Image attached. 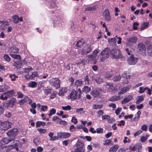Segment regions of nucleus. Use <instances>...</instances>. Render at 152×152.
Here are the masks:
<instances>
[{"instance_id": "7ed1b4c3", "label": "nucleus", "mask_w": 152, "mask_h": 152, "mask_svg": "<svg viewBox=\"0 0 152 152\" xmlns=\"http://www.w3.org/2000/svg\"><path fill=\"white\" fill-rule=\"evenodd\" d=\"M50 84L53 87L58 89L60 87V80L58 77H53L49 80Z\"/></svg>"}, {"instance_id": "2eb2a0df", "label": "nucleus", "mask_w": 152, "mask_h": 152, "mask_svg": "<svg viewBox=\"0 0 152 152\" xmlns=\"http://www.w3.org/2000/svg\"><path fill=\"white\" fill-rule=\"evenodd\" d=\"M56 0H50L48 3V6L49 8H52L56 7Z\"/></svg>"}, {"instance_id": "c85d7f7f", "label": "nucleus", "mask_w": 152, "mask_h": 152, "mask_svg": "<svg viewBox=\"0 0 152 152\" xmlns=\"http://www.w3.org/2000/svg\"><path fill=\"white\" fill-rule=\"evenodd\" d=\"M59 132L57 133V136H54L51 138L50 139V140L51 141H55L61 139V137H60V134H59Z\"/></svg>"}, {"instance_id": "5fc2aeb1", "label": "nucleus", "mask_w": 152, "mask_h": 152, "mask_svg": "<svg viewBox=\"0 0 152 152\" xmlns=\"http://www.w3.org/2000/svg\"><path fill=\"white\" fill-rule=\"evenodd\" d=\"M139 25L138 23L137 22H134L133 24V28L134 30H137V26Z\"/></svg>"}, {"instance_id": "9d476101", "label": "nucleus", "mask_w": 152, "mask_h": 152, "mask_svg": "<svg viewBox=\"0 0 152 152\" xmlns=\"http://www.w3.org/2000/svg\"><path fill=\"white\" fill-rule=\"evenodd\" d=\"M102 90L99 88L93 90L91 92V94L94 97L96 98L99 97L102 93Z\"/></svg>"}, {"instance_id": "bf43d9fd", "label": "nucleus", "mask_w": 152, "mask_h": 152, "mask_svg": "<svg viewBox=\"0 0 152 152\" xmlns=\"http://www.w3.org/2000/svg\"><path fill=\"white\" fill-rule=\"evenodd\" d=\"M74 79L72 77H71L69 79V81L71 82L70 85L72 86L74 85Z\"/></svg>"}, {"instance_id": "bb28decb", "label": "nucleus", "mask_w": 152, "mask_h": 152, "mask_svg": "<svg viewBox=\"0 0 152 152\" xmlns=\"http://www.w3.org/2000/svg\"><path fill=\"white\" fill-rule=\"evenodd\" d=\"M11 53H16L18 52L19 49L17 48L16 46H13L11 47Z\"/></svg>"}, {"instance_id": "09e8293b", "label": "nucleus", "mask_w": 152, "mask_h": 152, "mask_svg": "<svg viewBox=\"0 0 152 152\" xmlns=\"http://www.w3.org/2000/svg\"><path fill=\"white\" fill-rule=\"evenodd\" d=\"M37 130L40 133H45L46 132V130L45 129L38 128Z\"/></svg>"}, {"instance_id": "dca6fc26", "label": "nucleus", "mask_w": 152, "mask_h": 152, "mask_svg": "<svg viewBox=\"0 0 152 152\" xmlns=\"http://www.w3.org/2000/svg\"><path fill=\"white\" fill-rule=\"evenodd\" d=\"M8 25L9 24L8 22H4L3 21H0V29L4 30Z\"/></svg>"}, {"instance_id": "58836bf2", "label": "nucleus", "mask_w": 152, "mask_h": 152, "mask_svg": "<svg viewBox=\"0 0 152 152\" xmlns=\"http://www.w3.org/2000/svg\"><path fill=\"white\" fill-rule=\"evenodd\" d=\"M122 77L124 78L129 79L130 78L131 75H127V72H125L123 74Z\"/></svg>"}, {"instance_id": "79ce46f5", "label": "nucleus", "mask_w": 152, "mask_h": 152, "mask_svg": "<svg viewBox=\"0 0 152 152\" xmlns=\"http://www.w3.org/2000/svg\"><path fill=\"white\" fill-rule=\"evenodd\" d=\"M62 109L64 110H70L71 109V107L68 105L62 107Z\"/></svg>"}, {"instance_id": "f3484780", "label": "nucleus", "mask_w": 152, "mask_h": 152, "mask_svg": "<svg viewBox=\"0 0 152 152\" xmlns=\"http://www.w3.org/2000/svg\"><path fill=\"white\" fill-rule=\"evenodd\" d=\"M133 98V97L132 96H129L126 97L124 99L121 101V103L123 104L126 103L128 102L130 100H131Z\"/></svg>"}, {"instance_id": "393cba45", "label": "nucleus", "mask_w": 152, "mask_h": 152, "mask_svg": "<svg viewBox=\"0 0 152 152\" xmlns=\"http://www.w3.org/2000/svg\"><path fill=\"white\" fill-rule=\"evenodd\" d=\"M135 150H137V152L140 151L142 148V145L140 143H138L134 145Z\"/></svg>"}, {"instance_id": "ea45409f", "label": "nucleus", "mask_w": 152, "mask_h": 152, "mask_svg": "<svg viewBox=\"0 0 152 152\" xmlns=\"http://www.w3.org/2000/svg\"><path fill=\"white\" fill-rule=\"evenodd\" d=\"M104 77L107 78H110L112 76V74L109 71L107 72L104 75Z\"/></svg>"}, {"instance_id": "1a4fd4ad", "label": "nucleus", "mask_w": 152, "mask_h": 152, "mask_svg": "<svg viewBox=\"0 0 152 152\" xmlns=\"http://www.w3.org/2000/svg\"><path fill=\"white\" fill-rule=\"evenodd\" d=\"M16 103V99L15 98L12 97L11 99H10L6 103V106L7 108L12 107Z\"/></svg>"}, {"instance_id": "20e7f679", "label": "nucleus", "mask_w": 152, "mask_h": 152, "mask_svg": "<svg viewBox=\"0 0 152 152\" xmlns=\"http://www.w3.org/2000/svg\"><path fill=\"white\" fill-rule=\"evenodd\" d=\"M110 51L109 48H106L104 49L100 53L101 56H100V60L102 62H103L104 60L109 57V56L110 55Z\"/></svg>"}, {"instance_id": "412c9836", "label": "nucleus", "mask_w": 152, "mask_h": 152, "mask_svg": "<svg viewBox=\"0 0 152 152\" xmlns=\"http://www.w3.org/2000/svg\"><path fill=\"white\" fill-rule=\"evenodd\" d=\"M120 98L119 96L115 95L112 96L110 99H108L109 101L113 102L115 101H118L120 99Z\"/></svg>"}, {"instance_id": "69168bd1", "label": "nucleus", "mask_w": 152, "mask_h": 152, "mask_svg": "<svg viewBox=\"0 0 152 152\" xmlns=\"http://www.w3.org/2000/svg\"><path fill=\"white\" fill-rule=\"evenodd\" d=\"M142 132V131L141 130H139L134 134V136L135 137L140 134Z\"/></svg>"}, {"instance_id": "0e129e2a", "label": "nucleus", "mask_w": 152, "mask_h": 152, "mask_svg": "<svg viewBox=\"0 0 152 152\" xmlns=\"http://www.w3.org/2000/svg\"><path fill=\"white\" fill-rule=\"evenodd\" d=\"M71 121L75 124H76L77 123V119L74 117H72Z\"/></svg>"}, {"instance_id": "e2e57ef3", "label": "nucleus", "mask_w": 152, "mask_h": 152, "mask_svg": "<svg viewBox=\"0 0 152 152\" xmlns=\"http://www.w3.org/2000/svg\"><path fill=\"white\" fill-rule=\"evenodd\" d=\"M33 142L36 146L38 145L39 142L38 141V138H34V139Z\"/></svg>"}, {"instance_id": "4be33fe9", "label": "nucleus", "mask_w": 152, "mask_h": 152, "mask_svg": "<svg viewBox=\"0 0 152 152\" xmlns=\"http://www.w3.org/2000/svg\"><path fill=\"white\" fill-rule=\"evenodd\" d=\"M83 84V81L82 79L76 80L74 83L75 86L77 87L79 86H81Z\"/></svg>"}, {"instance_id": "473e14b6", "label": "nucleus", "mask_w": 152, "mask_h": 152, "mask_svg": "<svg viewBox=\"0 0 152 152\" xmlns=\"http://www.w3.org/2000/svg\"><path fill=\"white\" fill-rule=\"evenodd\" d=\"M89 81L90 80L88 75H86L84 77V82L85 83V85H89Z\"/></svg>"}, {"instance_id": "72a5a7b5", "label": "nucleus", "mask_w": 152, "mask_h": 152, "mask_svg": "<svg viewBox=\"0 0 152 152\" xmlns=\"http://www.w3.org/2000/svg\"><path fill=\"white\" fill-rule=\"evenodd\" d=\"M8 98V96H7L5 92L2 93V95L0 96V99L3 100H7Z\"/></svg>"}, {"instance_id": "aec40b11", "label": "nucleus", "mask_w": 152, "mask_h": 152, "mask_svg": "<svg viewBox=\"0 0 152 152\" xmlns=\"http://www.w3.org/2000/svg\"><path fill=\"white\" fill-rule=\"evenodd\" d=\"M137 40V38L136 37H133L130 38L128 39V42L127 43V44H128L129 42L131 43H134L136 42Z\"/></svg>"}, {"instance_id": "4d7b16f0", "label": "nucleus", "mask_w": 152, "mask_h": 152, "mask_svg": "<svg viewBox=\"0 0 152 152\" xmlns=\"http://www.w3.org/2000/svg\"><path fill=\"white\" fill-rule=\"evenodd\" d=\"M47 109L48 106L47 105H42L40 109V111H45V110H47Z\"/></svg>"}, {"instance_id": "774afa93", "label": "nucleus", "mask_w": 152, "mask_h": 152, "mask_svg": "<svg viewBox=\"0 0 152 152\" xmlns=\"http://www.w3.org/2000/svg\"><path fill=\"white\" fill-rule=\"evenodd\" d=\"M69 140H67L63 141L62 142L63 145L65 146H67L69 142Z\"/></svg>"}, {"instance_id": "2f4dec72", "label": "nucleus", "mask_w": 152, "mask_h": 152, "mask_svg": "<svg viewBox=\"0 0 152 152\" xmlns=\"http://www.w3.org/2000/svg\"><path fill=\"white\" fill-rule=\"evenodd\" d=\"M28 98V97L27 96L26 97L24 98L23 99H22L21 100L19 101L18 102V103L20 105H23L27 102V100L26 99Z\"/></svg>"}, {"instance_id": "5701e85b", "label": "nucleus", "mask_w": 152, "mask_h": 152, "mask_svg": "<svg viewBox=\"0 0 152 152\" xmlns=\"http://www.w3.org/2000/svg\"><path fill=\"white\" fill-rule=\"evenodd\" d=\"M67 92L66 89L65 88H62L58 92V95L59 96H63Z\"/></svg>"}, {"instance_id": "f704fd0d", "label": "nucleus", "mask_w": 152, "mask_h": 152, "mask_svg": "<svg viewBox=\"0 0 152 152\" xmlns=\"http://www.w3.org/2000/svg\"><path fill=\"white\" fill-rule=\"evenodd\" d=\"M95 80L96 83L99 84L102 83L104 81V80L103 78L99 77H97Z\"/></svg>"}, {"instance_id": "603ef678", "label": "nucleus", "mask_w": 152, "mask_h": 152, "mask_svg": "<svg viewBox=\"0 0 152 152\" xmlns=\"http://www.w3.org/2000/svg\"><path fill=\"white\" fill-rule=\"evenodd\" d=\"M77 65H80L82 64L84 65L85 64V60H80L77 63Z\"/></svg>"}, {"instance_id": "a19ab883", "label": "nucleus", "mask_w": 152, "mask_h": 152, "mask_svg": "<svg viewBox=\"0 0 152 152\" xmlns=\"http://www.w3.org/2000/svg\"><path fill=\"white\" fill-rule=\"evenodd\" d=\"M149 23L148 22L143 23L141 26V30L145 29L146 27H148Z\"/></svg>"}, {"instance_id": "4c0bfd02", "label": "nucleus", "mask_w": 152, "mask_h": 152, "mask_svg": "<svg viewBox=\"0 0 152 152\" xmlns=\"http://www.w3.org/2000/svg\"><path fill=\"white\" fill-rule=\"evenodd\" d=\"M103 105L102 104H94L93 106L92 107L94 109L97 110L98 109H101Z\"/></svg>"}, {"instance_id": "cd10ccee", "label": "nucleus", "mask_w": 152, "mask_h": 152, "mask_svg": "<svg viewBox=\"0 0 152 152\" xmlns=\"http://www.w3.org/2000/svg\"><path fill=\"white\" fill-rule=\"evenodd\" d=\"M37 83L35 81L30 82L28 85V86L29 87L34 88L37 85Z\"/></svg>"}, {"instance_id": "37998d69", "label": "nucleus", "mask_w": 152, "mask_h": 152, "mask_svg": "<svg viewBox=\"0 0 152 152\" xmlns=\"http://www.w3.org/2000/svg\"><path fill=\"white\" fill-rule=\"evenodd\" d=\"M96 6H93L92 7H88L87 8H86L85 10L86 11H92V10H96Z\"/></svg>"}, {"instance_id": "a18cd8bd", "label": "nucleus", "mask_w": 152, "mask_h": 152, "mask_svg": "<svg viewBox=\"0 0 152 152\" xmlns=\"http://www.w3.org/2000/svg\"><path fill=\"white\" fill-rule=\"evenodd\" d=\"M96 132L98 134H102L103 132V128L99 127L96 129Z\"/></svg>"}, {"instance_id": "b1692460", "label": "nucleus", "mask_w": 152, "mask_h": 152, "mask_svg": "<svg viewBox=\"0 0 152 152\" xmlns=\"http://www.w3.org/2000/svg\"><path fill=\"white\" fill-rule=\"evenodd\" d=\"M118 148V145H115L111 147L109 149V152H116Z\"/></svg>"}, {"instance_id": "49530a36", "label": "nucleus", "mask_w": 152, "mask_h": 152, "mask_svg": "<svg viewBox=\"0 0 152 152\" xmlns=\"http://www.w3.org/2000/svg\"><path fill=\"white\" fill-rule=\"evenodd\" d=\"M1 86L2 88L3 92L5 91L6 90L8 89L9 88V87L8 86L6 85Z\"/></svg>"}, {"instance_id": "f257e3e1", "label": "nucleus", "mask_w": 152, "mask_h": 152, "mask_svg": "<svg viewBox=\"0 0 152 152\" xmlns=\"http://www.w3.org/2000/svg\"><path fill=\"white\" fill-rule=\"evenodd\" d=\"M82 94V93L80 88H77L76 90L73 89L68 96V98L72 100L76 99L78 100L81 98Z\"/></svg>"}, {"instance_id": "f03ea898", "label": "nucleus", "mask_w": 152, "mask_h": 152, "mask_svg": "<svg viewBox=\"0 0 152 152\" xmlns=\"http://www.w3.org/2000/svg\"><path fill=\"white\" fill-rule=\"evenodd\" d=\"M110 54L111 58L113 59H118L122 58V55L121 50L118 49L110 50Z\"/></svg>"}, {"instance_id": "9b49d317", "label": "nucleus", "mask_w": 152, "mask_h": 152, "mask_svg": "<svg viewBox=\"0 0 152 152\" xmlns=\"http://www.w3.org/2000/svg\"><path fill=\"white\" fill-rule=\"evenodd\" d=\"M138 51L140 54L145 53L146 52V48L144 45L142 43L139 44L137 46Z\"/></svg>"}, {"instance_id": "6e6d98bb", "label": "nucleus", "mask_w": 152, "mask_h": 152, "mask_svg": "<svg viewBox=\"0 0 152 152\" xmlns=\"http://www.w3.org/2000/svg\"><path fill=\"white\" fill-rule=\"evenodd\" d=\"M51 89H46L44 91L45 94L46 95L49 94L51 93Z\"/></svg>"}, {"instance_id": "3c124183", "label": "nucleus", "mask_w": 152, "mask_h": 152, "mask_svg": "<svg viewBox=\"0 0 152 152\" xmlns=\"http://www.w3.org/2000/svg\"><path fill=\"white\" fill-rule=\"evenodd\" d=\"M10 56L16 59H18L20 57V56L19 55L17 54H10Z\"/></svg>"}, {"instance_id": "f8f14e48", "label": "nucleus", "mask_w": 152, "mask_h": 152, "mask_svg": "<svg viewBox=\"0 0 152 152\" xmlns=\"http://www.w3.org/2000/svg\"><path fill=\"white\" fill-rule=\"evenodd\" d=\"M59 134H60V137H61V139L62 138L66 139L69 138L71 136V134L70 133L66 132H59Z\"/></svg>"}, {"instance_id": "6ab92c4d", "label": "nucleus", "mask_w": 152, "mask_h": 152, "mask_svg": "<svg viewBox=\"0 0 152 152\" xmlns=\"http://www.w3.org/2000/svg\"><path fill=\"white\" fill-rule=\"evenodd\" d=\"M5 92L6 93L7 96H8V98L12 97L15 94V92L13 90L8 91Z\"/></svg>"}, {"instance_id": "13d9d810", "label": "nucleus", "mask_w": 152, "mask_h": 152, "mask_svg": "<svg viewBox=\"0 0 152 152\" xmlns=\"http://www.w3.org/2000/svg\"><path fill=\"white\" fill-rule=\"evenodd\" d=\"M121 77L120 75L115 76L114 78V80L115 81H118L121 79Z\"/></svg>"}, {"instance_id": "423d86ee", "label": "nucleus", "mask_w": 152, "mask_h": 152, "mask_svg": "<svg viewBox=\"0 0 152 152\" xmlns=\"http://www.w3.org/2000/svg\"><path fill=\"white\" fill-rule=\"evenodd\" d=\"M103 16L105 20L107 22H109L111 18L110 12L107 9H105L103 13Z\"/></svg>"}, {"instance_id": "8fccbe9b", "label": "nucleus", "mask_w": 152, "mask_h": 152, "mask_svg": "<svg viewBox=\"0 0 152 152\" xmlns=\"http://www.w3.org/2000/svg\"><path fill=\"white\" fill-rule=\"evenodd\" d=\"M58 122L60 124L62 125L63 126H65L67 123L66 121H63L61 119H59Z\"/></svg>"}, {"instance_id": "e433bc0d", "label": "nucleus", "mask_w": 152, "mask_h": 152, "mask_svg": "<svg viewBox=\"0 0 152 152\" xmlns=\"http://www.w3.org/2000/svg\"><path fill=\"white\" fill-rule=\"evenodd\" d=\"M9 77L11 79L12 81H15L16 80V78H18V76L15 74H10Z\"/></svg>"}, {"instance_id": "c9c22d12", "label": "nucleus", "mask_w": 152, "mask_h": 152, "mask_svg": "<svg viewBox=\"0 0 152 152\" xmlns=\"http://www.w3.org/2000/svg\"><path fill=\"white\" fill-rule=\"evenodd\" d=\"M56 111V110L53 108L50 109V113L48 114L49 116V118H50V117L52 115L55 114Z\"/></svg>"}, {"instance_id": "680f3d73", "label": "nucleus", "mask_w": 152, "mask_h": 152, "mask_svg": "<svg viewBox=\"0 0 152 152\" xmlns=\"http://www.w3.org/2000/svg\"><path fill=\"white\" fill-rule=\"evenodd\" d=\"M76 128L75 127V126L72 125H71L69 127L70 131L72 132L75 130Z\"/></svg>"}, {"instance_id": "4468645a", "label": "nucleus", "mask_w": 152, "mask_h": 152, "mask_svg": "<svg viewBox=\"0 0 152 152\" xmlns=\"http://www.w3.org/2000/svg\"><path fill=\"white\" fill-rule=\"evenodd\" d=\"M12 141H13V140L11 139H10V138H4L1 140V141L0 143L2 145L7 144L9 142Z\"/></svg>"}, {"instance_id": "39448f33", "label": "nucleus", "mask_w": 152, "mask_h": 152, "mask_svg": "<svg viewBox=\"0 0 152 152\" xmlns=\"http://www.w3.org/2000/svg\"><path fill=\"white\" fill-rule=\"evenodd\" d=\"M18 129L16 128L12 129L8 131L7 134L9 137H12L11 139L14 140L15 139V136L18 134Z\"/></svg>"}, {"instance_id": "7c9ffc66", "label": "nucleus", "mask_w": 152, "mask_h": 152, "mask_svg": "<svg viewBox=\"0 0 152 152\" xmlns=\"http://www.w3.org/2000/svg\"><path fill=\"white\" fill-rule=\"evenodd\" d=\"M84 43V41H83V39H82L77 42L76 44V45L78 47H80L82 46Z\"/></svg>"}, {"instance_id": "338daca9", "label": "nucleus", "mask_w": 152, "mask_h": 152, "mask_svg": "<svg viewBox=\"0 0 152 152\" xmlns=\"http://www.w3.org/2000/svg\"><path fill=\"white\" fill-rule=\"evenodd\" d=\"M141 129L142 130L146 131L147 130V126L146 125H143L142 126Z\"/></svg>"}, {"instance_id": "052dcab7", "label": "nucleus", "mask_w": 152, "mask_h": 152, "mask_svg": "<svg viewBox=\"0 0 152 152\" xmlns=\"http://www.w3.org/2000/svg\"><path fill=\"white\" fill-rule=\"evenodd\" d=\"M121 108L118 107L115 110V113L117 115H118L120 114V112L121 110Z\"/></svg>"}, {"instance_id": "de8ad7c7", "label": "nucleus", "mask_w": 152, "mask_h": 152, "mask_svg": "<svg viewBox=\"0 0 152 152\" xmlns=\"http://www.w3.org/2000/svg\"><path fill=\"white\" fill-rule=\"evenodd\" d=\"M148 89V88L145 87L143 88L142 87H141L139 88L140 91L139 93H144L145 91L147 90Z\"/></svg>"}, {"instance_id": "ddd939ff", "label": "nucleus", "mask_w": 152, "mask_h": 152, "mask_svg": "<svg viewBox=\"0 0 152 152\" xmlns=\"http://www.w3.org/2000/svg\"><path fill=\"white\" fill-rule=\"evenodd\" d=\"M12 124L8 121H5L4 122L2 125L3 129L4 130H7L11 127Z\"/></svg>"}, {"instance_id": "a211bd4d", "label": "nucleus", "mask_w": 152, "mask_h": 152, "mask_svg": "<svg viewBox=\"0 0 152 152\" xmlns=\"http://www.w3.org/2000/svg\"><path fill=\"white\" fill-rule=\"evenodd\" d=\"M13 18L14 19L13 22L14 23H18L19 21L22 22L23 21V18L22 17H20L19 18V16L18 15L16 16H13Z\"/></svg>"}, {"instance_id": "a878e982", "label": "nucleus", "mask_w": 152, "mask_h": 152, "mask_svg": "<svg viewBox=\"0 0 152 152\" xmlns=\"http://www.w3.org/2000/svg\"><path fill=\"white\" fill-rule=\"evenodd\" d=\"M36 127H39L41 126L42 127L46 125V123L45 122L40 121H37L36 123Z\"/></svg>"}, {"instance_id": "864d4df0", "label": "nucleus", "mask_w": 152, "mask_h": 152, "mask_svg": "<svg viewBox=\"0 0 152 152\" xmlns=\"http://www.w3.org/2000/svg\"><path fill=\"white\" fill-rule=\"evenodd\" d=\"M112 142V140H111L107 139L105 141V142L104 143L103 145H107L110 144Z\"/></svg>"}, {"instance_id": "c03bdc74", "label": "nucleus", "mask_w": 152, "mask_h": 152, "mask_svg": "<svg viewBox=\"0 0 152 152\" xmlns=\"http://www.w3.org/2000/svg\"><path fill=\"white\" fill-rule=\"evenodd\" d=\"M4 58L5 60L7 62H9L11 58L7 54L4 55Z\"/></svg>"}, {"instance_id": "0eeeda50", "label": "nucleus", "mask_w": 152, "mask_h": 152, "mask_svg": "<svg viewBox=\"0 0 152 152\" xmlns=\"http://www.w3.org/2000/svg\"><path fill=\"white\" fill-rule=\"evenodd\" d=\"M91 45H87L82 48L81 53L82 55H86L90 53L91 50Z\"/></svg>"}, {"instance_id": "6e6552de", "label": "nucleus", "mask_w": 152, "mask_h": 152, "mask_svg": "<svg viewBox=\"0 0 152 152\" xmlns=\"http://www.w3.org/2000/svg\"><path fill=\"white\" fill-rule=\"evenodd\" d=\"M137 61V58L134 56L133 54L131 55L128 58V62L130 65H134Z\"/></svg>"}, {"instance_id": "c756f323", "label": "nucleus", "mask_w": 152, "mask_h": 152, "mask_svg": "<svg viewBox=\"0 0 152 152\" xmlns=\"http://www.w3.org/2000/svg\"><path fill=\"white\" fill-rule=\"evenodd\" d=\"M91 90V88L87 86H84L82 89V91L86 93H89Z\"/></svg>"}]
</instances>
